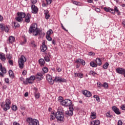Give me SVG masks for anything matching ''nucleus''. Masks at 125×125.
I'll list each match as a JSON object with an SVG mask.
<instances>
[{"label": "nucleus", "instance_id": "obj_1", "mask_svg": "<svg viewBox=\"0 0 125 125\" xmlns=\"http://www.w3.org/2000/svg\"><path fill=\"white\" fill-rule=\"evenodd\" d=\"M46 80L50 84H53L54 82L56 83H65L66 82V79H64L60 77H56L53 80L52 79V77L49 74L46 75Z\"/></svg>", "mask_w": 125, "mask_h": 125}, {"label": "nucleus", "instance_id": "obj_2", "mask_svg": "<svg viewBox=\"0 0 125 125\" xmlns=\"http://www.w3.org/2000/svg\"><path fill=\"white\" fill-rule=\"evenodd\" d=\"M29 34H33V36L40 35V30L38 28V25L36 23H33L30 26L29 30Z\"/></svg>", "mask_w": 125, "mask_h": 125}, {"label": "nucleus", "instance_id": "obj_3", "mask_svg": "<svg viewBox=\"0 0 125 125\" xmlns=\"http://www.w3.org/2000/svg\"><path fill=\"white\" fill-rule=\"evenodd\" d=\"M56 118L59 122H63L64 121V112L62 110L58 109L56 113Z\"/></svg>", "mask_w": 125, "mask_h": 125}, {"label": "nucleus", "instance_id": "obj_4", "mask_svg": "<svg viewBox=\"0 0 125 125\" xmlns=\"http://www.w3.org/2000/svg\"><path fill=\"white\" fill-rule=\"evenodd\" d=\"M26 61H27V59H26V57L23 55L21 56V57L19 59L18 62L19 68L20 69H23V68H24V64Z\"/></svg>", "mask_w": 125, "mask_h": 125}, {"label": "nucleus", "instance_id": "obj_5", "mask_svg": "<svg viewBox=\"0 0 125 125\" xmlns=\"http://www.w3.org/2000/svg\"><path fill=\"white\" fill-rule=\"evenodd\" d=\"M18 16L16 17V20L18 22H22L23 21V18H25L26 14L23 12H18L17 13Z\"/></svg>", "mask_w": 125, "mask_h": 125}, {"label": "nucleus", "instance_id": "obj_6", "mask_svg": "<svg viewBox=\"0 0 125 125\" xmlns=\"http://www.w3.org/2000/svg\"><path fill=\"white\" fill-rule=\"evenodd\" d=\"M26 122L28 125H38L39 124V121L37 119H33L32 118H28L26 119Z\"/></svg>", "mask_w": 125, "mask_h": 125}, {"label": "nucleus", "instance_id": "obj_7", "mask_svg": "<svg viewBox=\"0 0 125 125\" xmlns=\"http://www.w3.org/2000/svg\"><path fill=\"white\" fill-rule=\"evenodd\" d=\"M62 105L65 107H68V106L72 105V101L69 99L64 100L62 102Z\"/></svg>", "mask_w": 125, "mask_h": 125}, {"label": "nucleus", "instance_id": "obj_8", "mask_svg": "<svg viewBox=\"0 0 125 125\" xmlns=\"http://www.w3.org/2000/svg\"><path fill=\"white\" fill-rule=\"evenodd\" d=\"M6 73V69L5 68L2 67V64L0 63V77H3L4 74Z\"/></svg>", "mask_w": 125, "mask_h": 125}, {"label": "nucleus", "instance_id": "obj_9", "mask_svg": "<svg viewBox=\"0 0 125 125\" xmlns=\"http://www.w3.org/2000/svg\"><path fill=\"white\" fill-rule=\"evenodd\" d=\"M0 29L1 31H5L6 33H8L9 29H8V27L4 26V24L2 23L0 24Z\"/></svg>", "mask_w": 125, "mask_h": 125}, {"label": "nucleus", "instance_id": "obj_10", "mask_svg": "<svg viewBox=\"0 0 125 125\" xmlns=\"http://www.w3.org/2000/svg\"><path fill=\"white\" fill-rule=\"evenodd\" d=\"M32 13L34 14H37L38 11H39V8L36 5L33 4L31 5Z\"/></svg>", "mask_w": 125, "mask_h": 125}, {"label": "nucleus", "instance_id": "obj_11", "mask_svg": "<svg viewBox=\"0 0 125 125\" xmlns=\"http://www.w3.org/2000/svg\"><path fill=\"white\" fill-rule=\"evenodd\" d=\"M35 79H36V76H31L30 78L26 79V83H33Z\"/></svg>", "mask_w": 125, "mask_h": 125}, {"label": "nucleus", "instance_id": "obj_12", "mask_svg": "<svg viewBox=\"0 0 125 125\" xmlns=\"http://www.w3.org/2000/svg\"><path fill=\"white\" fill-rule=\"evenodd\" d=\"M35 79H37L38 81H42L43 79V75L41 73H38L36 75Z\"/></svg>", "mask_w": 125, "mask_h": 125}, {"label": "nucleus", "instance_id": "obj_13", "mask_svg": "<svg viewBox=\"0 0 125 125\" xmlns=\"http://www.w3.org/2000/svg\"><path fill=\"white\" fill-rule=\"evenodd\" d=\"M83 93L85 96H86V97H90V96H91V93L86 90L83 91Z\"/></svg>", "mask_w": 125, "mask_h": 125}, {"label": "nucleus", "instance_id": "obj_14", "mask_svg": "<svg viewBox=\"0 0 125 125\" xmlns=\"http://www.w3.org/2000/svg\"><path fill=\"white\" fill-rule=\"evenodd\" d=\"M0 60L1 61H2V62H5V60H6V58H5V54L0 53Z\"/></svg>", "mask_w": 125, "mask_h": 125}, {"label": "nucleus", "instance_id": "obj_15", "mask_svg": "<svg viewBox=\"0 0 125 125\" xmlns=\"http://www.w3.org/2000/svg\"><path fill=\"white\" fill-rule=\"evenodd\" d=\"M40 48L42 52H45L47 49V47L44 44V43H42V45L41 46Z\"/></svg>", "mask_w": 125, "mask_h": 125}, {"label": "nucleus", "instance_id": "obj_16", "mask_svg": "<svg viewBox=\"0 0 125 125\" xmlns=\"http://www.w3.org/2000/svg\"><path fill=\"white\" fill-rule=\"evenodd\" d=\"M76 62L78 64H81V63L84 66V65H85V62L83 60L81 59H78L76 60Z\"/></svg>", "mask_w": 125, "mask_h": 125}, {"label": "nucleus", "instance_id": "obj_17", "mask_svg": "<svg viewBox=\"0 0 125 125\" xmlns=\"http://www.w3.org/2000/svg\"><path fill=\"white\" fill-rule=\"evenodd\" d=\"M112 110L115 112L117 115H120L121 112L120 111V109L118 108L116 106L112 107Z\"/></svg>", "mask_w": 125, "mask_h": 125}, {"label": "nucleus", "instance_id": "obj_18", "mask_svg": "<svg viewBox=\"0 0 125 125\" xmlns=\"http://www.w3.org/2000/svg\"><path fill=\"white\" fill-rule=\"evenodd\" d=\"M15 42V38L13 36H10L8 40V43H12Z\"/></svg>", "mask_w": 125, "mask_h": 125}, {"label": "nucleus", "instance_id": "obj_19", "mask_svg": "<svg viewBox=\"0 0 125 125\" xmlns=\"http://www.w3.org/2000/svg\"><path fill=\"white\" fill-rule=\"evenodd\" d=\"M100 125V121L99 120L93 121L90 124V125Z\"/></svg>", "mask_w": 125, "mask_h": 125}, {"label": "nucleus", "instance_id": "obj_20", "mask_svg": "<svg viewBox=\"0 0 125 125\" xmlns=\"http://www.w3.org/2000/svg\"><path fill=\"white\" fill-rule=\"evenodd\" d=\"M30 18H31V15L30 14H27L25 20V21L26 22V23H29L30 22Z\"/></svg>", "mask_w": 125, "mask_h": 125}, {"label": "nucleus", "instance_id": "obj_21", "mask_svg": "<svg viewBox=\"0 0 125 125\" xmlns=\"http://www.w3.org/2000/svg\"><path fill=\"white\" fill-rule=\"evenodd\" d=\"M56 118V115L54 114V112L52 113L50 115V121H53V120H55Z\"/></svg>", "mask_w": 125, "mask_h": 125}, {"label": "nucleus", "instance_id": "obj_22", "mask_svg": "<svg viewBox=\"0 0 125 125\" xmlns=\"http://www.w3.org/2000/svg\"><path fill=\"white\" fill-rule=\"evenodd\" d=\"M4 111H7L10 109V104H6L4 105V107L3 108Z\"/></svg>", "mask_w": 125, "mask_h": 125}, {"label": "nucleus", "instance_id": "obj_23", "mask_svg": "<svg viewBox=\"0 0 125 125\" xmlns=\"http://www.w3.org/2000/svg\"><path fill=\"white\" fill-rule=\"evenodd\" d=\"M91 119H92V120H94V119L96 118V113H95V112H91Z\"/></svg>", "mask_w": 125, "mask_h": 125}, {"label": "nucleus", "instance_id": "obj_24", "mask_svg": "<svg viewBox=\"0 0 125 125\" xmlns=\"http://www.w3.org/2000/svg\"><path fill=\"white\" fill-rule=\"evenodd\" d=\"M75 75V77H78V78H83V73H74Z\"/></svg>", "mask_w": 125, "mask_h": 125}, {"label": "nucleus", "instance_id": "obj_25", "mask_svg": "<svg viewBox=\"0 0 125 125\" xmlns=\"http://www.w3.org/2000/svg\"><path fill=\"white\" fill-rule=\"evenodd\" d=\"M96 62L97 63V65H99V66H101V65L102 64V62H101V60H100V58H97L96 59Z\"/></svg>", "mask_w": 125, "mask_h": 125}, {"label": "nucleus", "instance_id": "obj_26", "mask_svg": "<svg viewBox=\"0 0 125 125\" xmlns=\"http://www.w3.org/2000/svg\"><path fill=\"white\" fill-rule=\"evenodd\" d=\"M65 114L69 116H73V111L72 110H67L65 112Z\"/></svg>", "mask_w": 125, "mask_h": 125}, {"label": "nucleus", "instance_id": "obj_27", "mask_svg": "<svg viewBox=\"0 0 125 125\" xmlns=\"http://www.w3.org/2000/svg\"><path fill=\"white\" fill-rule=\"evenodd\" d=\"M50 55H48L47 56L44 57V60L46 62L50 61Z\"/></svg>", "mask_w": 125, "mask_h": 125}, {"label": "nucleus", "instance_id": "obj_28", "mask_svg": "<svg viewBox=\"0 0 125 125\" xmlns=\"http://www.w3.org/2000/svg\"><path fill=\"white\" fill-rule=\"evenodd\" d=\"M39 62L41 65H43L45 63V62H44V60L43 59H40L39 61Z\"/></svg>", "mask_w": 125, "mask_h": 125}, {"label": "nucleus", "instance_id": "obj_29", "mask_svg": "<svg viewBox=\"0 0 125 125\" xmlns=\"http://www.w3.org/2000/svg\"><path fill=\"white\" fill-rule=\"evenodd\" d=\"M9 75L10 78H14V74H13V71H12V70L9 71Z\"/></svg>", "mask_w": 125, "mask_h": 125}, {"label": "nucleus", "instance_id": "obj_30", "mask_svg": "<svg viewBox=\"0 0 125 125\" xmlns=\"http://www.w3.org/2000/svg\"><path fill=\"white\" fill-rule=\"evenodd\" d=\"M90 66H91V67H93L94 68H96V67H97V64L93 62H91L90 63Z\"/></svg>", "mask_w": 125, "mask_h": 125}, {"label": "nucleus", "instance_id": "obj_31", "mask_svg": "<svg viewBox=\"0 0 125 125\" xmlns=\"http://www.w3.org/2000/svg\"><path fill=\"white\" fill-rule=\"evenodd\" d=\"M53 33V31H52V30L50 29L49 30L47 33H46V36H50V35H51V34Z\"/></svg>", "mask_w": 125, "mask_h": 125}, {"label": "nucleus", "instance_id": "obj_32", "mask_svg": "<svg viewBox=\"0 0 125 125\" xmlns=\"http://www.w3.org/2000/svg\"><path fill=\"white\" fill-rule=\"evenodd\" d=\"M93 97H94V98H96V101L98 102H100V98H99V96H98L97 95H94Z\"/></svg>", "mask_w": 125, "mask_h": 125}, {"label": "nucleus", "instance_id": "obj_33", "mask_svg": "<svg viewBox=\"0 0 125 125\" xmlns=\"http://www.w3.org/2000/svg\"><path fill=\"white\" fill-rule=\"evenodd\" d=\"M46 38L49 42H51L52 41V38L50 37V35H46Z\"/></svg>", "mask_w": 125, "mask_h": 125}, {"label": "nucleus", "instance_id": "obj_34", "mask_svg": "<svg viewBox=\"0 0 125 125\" xmlns=\"http://www.w3.org/2000/svg\"><path fill=\"white\" fill-rule=\"evenodd\" d=\"M72 3L74 4H75V5H80L81 3L78 1H75V0H72Z\"/></svg>", "mask_w": 125, "mask_h": 125}, {"label": "nucleus", "instance_id": "obj_35", "mask_svg": "<svg viewBox=\"0 0 125 125\" xmlns=\"http://www.w3.org/2000/svg\"><path fill=\"white\" fill-rule=\"evenodd\" d=\"M108 66H109V63L108 62H106L104 65V69H108Z\"/></svg>", "mask_w": 125, "mask_h": 125}, {"label": "nucleus", "instance_id": "obj_36", "mask_svg": "<svg viewBox=\"0 0 125 125\" xmlns=\"http://www.w3.org/2000/svg\"><path fill=\"white\" fill-rule=\"evenodd\" d=\"M6 56L7 59H9V60H10V59L12 58L11 55H10V54H7L6 55Z\"/></svg>", "mask_w": 125, "mask_h": 125}, {"label": "nucleus", "instance_id": "obj_37", "mask_svg": "<svg viewBox=\"0 0 125 125\" xmlns=\"http://www.w3.org/2000/svg\"><path fill=\"white\" fill-rule=\"evenodd\" d=\"M42 71L44 73H47L48 72V68L47 67H44L42 68Z\"/></svg>", "mask_w": 125, "mask_h": 125}, {"label": "nucleus", "instance_id": "obj_38", "mask_svg": "<svg viewBox=\"0 0 125 125\" xmlns=\"http://www.w3.org/2000/svg\"><path fill=\"white\" fill-rule=\"evenodd\" d=\"M12 109L13 111H17V109H18L17 106L13 105L12 107Z\"/></svg>", "mask_w": 125, "mask_h": 125}, {"label": "nucleus", "instance_id": "obj_39", "mask_svg": "<svg viewBox=\"0 0 125 125\" xmlns=\"http://www.w3.org/2000/svg\"><path fill=\"white\" fill-rule=\"evenodd\" d=\"M11 103L10 102V100L9 99H6L5 101V104H7L8 105H10Z\"/></svg>", "mask_w": 125, "mask_h": 125}, {"label": "nucleus", "instance_id": "obj_40", "mask_svg": "<svg viewBox=\"0 0 125 125\" xmlns=\"http://www.w3.org/2000/svg\"><path fill=\"white\" fill-rule=\"evenodd\" d=\"M103 87H104V88H108V83H104L103 84Z\"/></svg>", "mask_w": 125, "mask_h": 125}, {"label": "nucleus", "instance_id": "obj_41", "mask_svg": "<svg viewBox=\"0 0 125 125\" xmlns=\"http://www.w3.org/2000/svg\"><path fill=\"white\" fill-rule=\"evenodd\" d=\"M63 99L62 97H59V102H61V104H62V102H63Z\"/></svg>", "mask_w": 125, "mask_h": 125}, {"label": "nucleus", "instance_id": "obj_42", "mask_svg": "<svg viewBox=\"0 0 125 125\" xmlns=\"http://www.w3.org/2000/svg\"><path fill=\"white\" fill-rule=\"evenodd\" d=\"M98 87H103V84L101 83L100 82H98L97 83Z\"/></svg>", "mask_w": 125, "mask_h": 125}, {"label": "nucleus", "instance_id": "obj_43", "mask_svg": "<svg viewBox=\"0 0 125 125\" xmlns=\"http://www.w3.org/2000/svg\"><path fill=\"white\" fill-rule=\"evenodd\" d=\"M104 10L105 11H106V12H110V11L111 10V8L104 7Z\"/></svg>", "mask_w": 125, "mask_h": 125}, {"label": "nucleus", "instance_id": "obj_44", "mask_svg": "<svg viewBox=\"0 0 125 125\" xmlns=\"http://www.w3.org/2000/svg\"><path fill=\"white\" fill-rule=\"evenodd\" d=\"M107 118H112V115L110 114V112H107L106 114Z\"/></svg>", "mask_w": 125, "mask_h": 125}, {"label": "nucleus", "instance_id": "obj_45", "mask_svg": "<svg viewBox=\"0 0 125 125\" xmlns=\"http://www.w3.org/2000/svg\"><path fill=\"white\" fill-rule=\"evenodd\" d=\"M20 81H21V82H23V83H25V84H27V82L24 81V79L23 78L21 77L20 78Z\"/></svg>", "mask_w": 125, "mask_h": 125}, {"label": "nucleus", "instance_id": "obj_46", "mask_svg": "<svg viewBox=\"0 0 125 125\" xmlns=\"http://www.w3.org/2000/svg\"><path fill=\"white\" fill-rule=\"evenodd\" d=\"M68 106L70 111H74V108H73V104H72L70 105H68Z\"/></svg>", "mask_w": 125, "mask_h": 125}, {"label": "nucleus", "instance_id": "obj_47", "mask_svg": "<svg viewBox=\"0 0 125 125\" xmlns=\"http://www.w3.org/2000/svg\"><path fill=\"white\" fill-rule=\"evenodd\" d=\"M14 26H15V27H20V25H19V23H18V22H14Z\"/></svg>", "mask_w": 125, "mask_h": 125}, {"label": "nucleus", "instance_id": "obj_48", "mask_svg": "<svg viewBox=\"0 0 125 125\" xmlns=\"http://www.w3.org/2000/svg\"><path fill=\"white\" fill-rule=\"evenodd\" d=\"M31 44L33 47H36V44L35 43V42L32 41L31 42Z\"/></svg>", "mask_w": 125, "mask_h": 125}, {"label": "nucleus", "instance_id": "obj_49", "mask_svg": "<svg viewBox=\"0 0 125 125\" xmlns=\"http://www.w3.org/2000/svg\"><path fill=\"white\" fill-rule=\"evenodd\" d=\"M35 97L37 99L40 98V93H36L35 94Z\"/></svg>", "mask_w": 125, "mask_h": 125}, {"label": "nucleus", "instance_id": "obj_50", "mask_svg": "<svg viewBox=\"0 0 125 125\" xmlns=\"http://www.w3.org/2000/svg\"><path fill=\"white\" fill-rule=\"evenodd\" d=\"M31 2L33 4H35V3H37L38 2V0H31Z\"/></svg>", "mask_w": 125, "mask_h": 125}, {"label": "nucleus", "instance_id": "obj_51", "mask_svg": "<svg viewBox=\"0 0 125 125\" xmlns=\"http://www.w3.org/2000/svg\"><path fill=\"white\" fill-rule=\"evenodd\" d=\"M47 4H50L52 2V0H46Z\"/></svg>", "mask_w": 125, "mask_h": 125}, {"label": "nucleus", "instance_id": "obj_52", "mask_svg": "<svg viewBox=\"0 0 125 125\" xmlns=\"http://www.w3.org/2000/svg\"><path fill=\"white\" fill-rule=\"evenodd\" d=\"M109 12H111V13H112L113 15L116 14V12L114 11V9H110V11H109Z\"/></svg>", "mask_w": 125, "mask_h": 125}, {"label": "nucleus", "instance_id": "obj_53", "mask_svg": "<svg viewBox=\"0 0 125 125\" xmlns=\"http://www.w3.org/2000/svg\"><path fill=\"white\" fill-rule=\"evenodd\" d=\"M89 55H90V56H94V55H95V54L93 52H90L89 53Z\"/></svg>", "mask_w": 125, "mask_h": 125}, {"label": "nucleus", "instance_id": "obj_54", "mask_svg": "<svg viewBox=\"0 0 125 125\" xmlns=\"http://www.w3.org/2000/svg\"><path fill=\"white\" fill-rule=\"evenodd\" d=\"M118 125H123V122L122 121V120L118 121Z\"/></svg>", "mask_w": 125, "mask_h": 125}, {"label": "nucleus", "instance_id": "obj_55", "mask_svg": "<svg viewBox=\"0 0 125 125\" xmlns=\"http://www.w3.org/2000/svg\"><path fill=\"white\" fill-rule=\"evenodd\" d=\"M114 11L115 12H119V10L116 6L114 7Z\"/></svg>", "mask_w": 125, "mask_h": 125}, {"label": "nucleus", "instance_id": "obj_56", "mask_svg": "<svg viewBox=\"0 0 125 125\" xmlns=\"http://www.w3.org/2000/svg\"><path fill=\"white\" fill-rule=\"evenodd\" d=\"M49 17H50V16L49 15V14H46L45 15V18L46 19H48V18H49Z\"/></svg>", "mask_w": 125, "mask_h": 125}, {"label": "nucleus", "instance_id": "obj_57", "mask_svg": "<svg viewBox=\"0 0 125 125\" xmlns=\"http://www.w3.org/2000/svg\"><path fill=\"white\" fill-rule=\"evenodd\" d=\"M90 74L91 75H92L93 76H95V74H96V73L93 72V71H90Z\"/></svg>", "mask_w": 125, "mask_h": 125}, {"label": "nucleus", "instance_id": "obj_58", "mask_svg": "<svg viewBox=\"0 0 125 125\" xmlns=\"http://www.w3.org/2000/svg\"><path fill=\"white\" fill-rule=\"evenodd\" d=\"M10 65H13V61L9 60L8 61Z\"/></svg>", "mask_w": 125, "mask_h": 125}, {"label": "nucleus", "instance_id": "obj_59", "mask_svg": "<svg viewBox=\"0 0 125 125\" xmlns=\"http://www.w3.org/2000/svg\"><path fill=\"white\" fill-rule=\"evenodd\" d=\"M5 82L7 83H9V79L8 78H5Z\"/></svg>", "mask_w": 125, "mask_h": 125}, {"label": "nucleus", "instance_id": "obj_60", "mask_svg": "<svg viewBox=\"0 0 125 125\" xmlns=\"http://www.w3.org/2000/svg\"><path fill=\"white\" fill-rule=\"evenodd\" d=\"M121 109L122 110H125V104H123L122 106H121Z\"/></svg>", "mask_w": 125, "mask_h": 125}, {"label": "nucleus", "instance_id": "obj_61", "mask_svg": "<svg viewBox=\"0 0 125 125\" xmlns=\"http://www.w3.org/2000/svg\"><path fill=\"white\" fill-rule=\"evenodd\" d=\"M4 102H2L1 103V107H2V108H3V107L4 106Z\"/></svg>", "mask_w": 125, "mask_h": 125}, {"label": "nucleus", "instance_id": "obj_62", "mask_svg": "<svg viewBox=\"0 0 125 125\" xmlns=\"http://www.w3.org/2000/svg\"><path fill=\"white\" fill-rule=\"evenodd\" d=\"M57 70L58 72H61V71H62V69H61V68H60L59 67H57Z\"/></svg>", "mask_w": 125, "mask_h": 125}, {"label": "nucleus", "instance_id": "obj_63", "mask_svg": "<svg viewBox=\"0 0 125 125\" xmlns=\"http://www.w3.org/2000/svg\"><path fill=\"white\" fill-rule=\"evenodd\" d=\"M26 74H27V71L26 70H24L22 72V75H23V76H25L26 75Z\"/></svg>", "mask_w": 125, "mask_h": 125}, {"label": "nucleus", "instance_id": "obj_64", "mask_svg": "<svg viewBox=\"0 0 125 125\" xmlns=\"http://www.w3.org/2000/svg\"><path fill=\"white\" fill-rule=\"evenodd\" d=\"M95 11L97 12H100V9L98 8H96L95 9Z\"/></svg>", "mask_w": 125, "mask_h": 125}]
</instances>
